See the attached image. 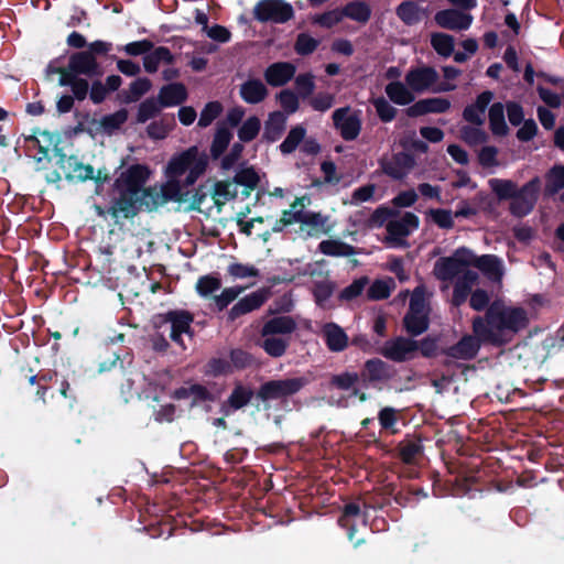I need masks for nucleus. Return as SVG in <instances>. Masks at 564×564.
<instances>
[{
    "mask_svg": "<svg viewBox=\"0 0 564 564\" xmlns=\"http://www.w3.org/2000/svg\"><path fill=\"white\" fill-rule=\"evenodd\" d=\"M151 171L144 164H132L122 171L112 184V196L107 213L115 220L133 219L143 209L153 212L169 202H187L189 191H183L178 178H170L158 191L145 187Z\"/></svg>",
    "mask_w": 564,
    "mask_h": 564,
    "instance_id": "nucleus-1",
    "label": "nucleus"
},
{
    "mask_svg": "<svg viewBox=\"0 0 564 564\" xmlns=\"http://www.w3.org/2000/svg\"><path fill=\"white\" fill-rule=\"evenodd\" d=\"M527 312L522 307L506 306L495 301L486 310L485 316L473 319V332L484 344L501 347L528 326Z\"/></svg>",
    "mask_w": 564,
    "mask_h": 564,
    "instance_id": "nucleus-2",
    "label": "nucleus"
},
{
    "mask_svg": "<svg viewBox=\"0 0 564 564\" xmlns=\"http://www.w3.org/2000/svg\"><path fill=\"white\" fill-rule=\"evenodd\" d=\"M387 505L388 494L384 488L367 494L362 505L358 500L344 505L338 518V524L347 531V538L355 547L364 542V539L355 538L358 524L365 527L369 524L372 532H384L388 530Z\"/></svg>",
    "mask_w": 564,
    "mask_h": 564,
    "instance_id": "nucleus-3",
    "label": "nucleus"
},
{
    "mask_svg": "<svg viewBox=\"0 0 564 564\" xmlns=\"http://www.w3.org/2000/svg\"><path fill=\"white\" fill-rule=\"evenodd\" d=\"M488 184L499 202L510 200L508 210L513 217L523 218L534 210L542 182L539 176H534L521 187L506 178H490Z\"/></svg>",
    "mask_w": 564,
    "mask_h": 564,
    "instance_id": "nucleus-4",
    "label": "nucleus"
},
{
    "mask_svg": "<svg viewBox=\"0 0 564 564\" xmlns=\"http://www.w3.org/2000/svg\"><path fill=\"white\" fill-rule=\"evenodd\" d=\"M423 456L424 447L421 438L408 434L393 451L390 448V475H395L398 479L419 477Z\"/></svg>",
    "mask_w": 564,
    "mask_h": 564,
    "instance_id": "nucleus-5",
    "label": "nucleus"
},
{
    "mask_svg": "<svg viewBox=\"0 0 564 564\" xmlns=\"http://www.w3.org/2000/svg\"><path fill=\"white\" fill-rule=\"evenodd\" d=\"M112 43L96 40L88 44L87 50L74 52L68 58L69 74L86 76L88 78H99L105 70L98 62L99 56H107L112 51Z\"/></svg>",
    "mask_w": 564,
    "mask_h": 564,
    "instance_id": "nucleus-6",
    "label": "nucleus"
},
{
    "mask_svg": "<svg viewBox=\"0 0 564 564\" xmlns=\"http://www.w3.org/2000/svg\"><path fill=\"white\" fill-rule=\"evenodd\" d=\"M208 165V158L200 153L196 145L171 158L166 165V175L170 178H178L187 172L184 185H193L197 178L205 173Z\"/></svg>",
    "mask_w": 564,
    "mask_h": 564,
    "instance_id": "nucleus-7",
    "label": "nucleus"
},
{
    "mask_svg": "<svg viewBox=\"0 0 564 564\" xmlns=\"http://www.w3.org/2000/svg\"><path fill=\"white\" fill-rule=\"evenodd\" d=\"M307 383L308 380L305 377L268 380L259 386L256 399L262 402L267 410L270 408L271 401L284 402L297 394Z\"/></svg>",
    "mask_w": 564,
    "mask_h": 564,
    "instance_id": "nucleus-8",
    "label": "nucleus"
},
{
    "mask_svg": "<svg viewBox=\"0 0 564 564\" xmlns=\"http://www.w3.org/2000/svg\"><path fill=\"white\" fill-rule=\"evenodd\" d=\"M307 383L308 380L305 377L268 380L259 386L256 399L262 402L267 410L270 408L271 401L284 402L297 394Z\"/></svg>",
    "mask_w": 564,
    "mask_h": 564,
    "instance_id": "nucleus-9",
    "label": "nucleus"
},
{
    "mask_svg": "<svg viewBox=\"0 0 564 564\" xmlns=\"http://www.w3.org/2000/svg\"><path fill=\"white\" fill-rule=\"evenodd\" d=\"M194 315L186 310H170L163 314L155 316L154 326L161 328L164 325L170 324V338L178 346L185 348L182 335L186 334L193 337L194 330L192 329V323Z\"/></svg>",
    "mask_w": 564,
    "mask_h": 564,
    "instance_id": "nucleus-10",
    "label": "nucleus"
},
{
    "mask_svg": "<svg viewBox=\"0 0 564 564\" xmlns=\"http://www.w3.org/2000/svg\"><path fill=\"white\" fill-rule=\"evenodd\" d=\"M253 19L261 23L283 24L293 19V7L284 0H259L252 10Z\"/></svg>",
    "mask_w": 564,
    "mask_h": 564,
    "instance_id": "nucleus-11",
    "label": "nucleus"
},
{
    "mask_svg": "<svg viewBox=\"0 0 564 564\" xmlns=\"http://www.w3.org/2000/svg\"><path fill=\"white\" fill-rule=\"evenodd\" d=\"M471 262L473 252L466 247H460L453 256L442 257L435 262L434 274L441 281H452Z\"/></svg>",
    "mask_w": 564,
    "mask_h": 564,
    "instance_id": "nucleus-12",
    "label": "nucleus"
},
{
    "mask_svg": "<svg viewBox=\"0 0 564 564\" xmlns=\"http://www.w3.org/2000/svg\"><path fill=\"white\" fill-rule=\"evenodd\" d=\"M430 319L425 312V301L423 296L413 294L410 299L409 310L403 317V326L406 333L412 336H419L427 330Z\"/></svg>",
    "mask_w": 564,
    "mask_h": 564,
    "instance_id": "nucleus-13",
    "label": "nucleus"
},
{
    "mask_svg": "<svg viewBox=\"0 0 564 564\" xmlns=\"http://www.w3.org/2000/svg\"><path fill=\"white\" fill-rule=\"evenodd\" d=\"M334 127L346 141L357 139L361 130V121L356 113H350L349 107L338 108L333 112Z\"/></svg>",
    "mask_w": 564,
    "mask_h": 564,
    "instance_id": "nucleus-14",
    "label": "nucleus"
},
{
    "mask_svg": "<svg viewBox=\"0 0 564 564\" xmlns=\"http://www.w3.org/2000/svg\"><path fill=\"white\" fill-rule=\"evenodd\" d=\"M397 212L390 208V246L397 245L400 238L409 236L420 225L419 217L406 212L400 218H395Z\"/></svg>",
    "mask_w": 564,
    "mask_h": 564,
    "instance_id": "nucleus-15",
    "label": "nucleus"
},
{
    "mask_svg": "<svg viewBox=\"0 0 564 564\" xmlns=\"http://www.w3.org/2000/svg\"><path fill=\"white\" fill-rule=\"evenodd\" d=\"M269 289H259L240 299L228 312V319L234 322L242 315L260 308L269 299Z\"/></svg>",
    "mask_w": 564,
    "mask_h": 564,
    "instance_id": "nucleus-16",
    "label": "nucleus"
},
{
    "mask_svg": "<svg viewBox=\"0 0 564 564\" xmlns=\"http://www.w3.org/2000/svg\"><path fill=\"white\" fill-rule=\"evenodd\" d=\"M253 398H256V392L252 387L236 382L229 397L221 404V411L225 415H229L247 406Z\"/></svg>",
    "mask_w": 564,
    "mask_h": 564,
    "instance_id": "nucleus-17",
    "label": "nucleus"
},
{
    "mask_svg": "<svg viewBox=\"0 0 564 564\" xmlns=\"http://www.w3.org/2000/svg\"><path fill=\"white\" fill-rule=\"evenodd\" d=\"M434 20L443 29L464 31L471 25L473 17L456 9H445L436 12Z\"/></svg>",
    "mask_w": 564,
    "mask_h": 564,
    "instance_id": "nucleus-18",
    "label": "nucleus"
},
{
    "mask_svg": "<svg viewBox=\"0 0 564 564\" xmlns=\"http://www.w3.org/2000/svg\"><path fill=\"white\" fill-rule=\"evenodd\" d=\"M481 344L482 339L478 335H465L455 345L444 349L443 354L455 359L469 360L477 355Z\"/></svg>",
    "mask_w": 564,
    "mask_h": 564,
    "instance_id": "nucleus-19",
    "label": "nucleus"
},
{
    "mask_svg": "<svg viewBox=\"0 0 564 564\" xmlns=\"http://www.w3.org/2000/svg\"><path fill=\"white\" fill-rule=\"evenodd\" d=\"M451 108V101L443 97L420 99L405 109L408 117L416 118L427 113H444Z\"/></svg>",
    "mask_w": 564,
    "mask_h": 564,
    "instance_id": "nucleus-20",
    "label": "nucleus"
},
{
    "mask_svg": "<svg viewBox=\"0 0 564 564\" xmlns=\"http://www.w3.org/2000/svg\"><path fill=\"white\" fill-rule=\"evenodd\" d=\"M296 67L292 63L275 62L264 69L263 77L271 87H282L294 77Z\"/></svg>",
    "mask_w": 564,
    "mask_h": 564,
    "instance_id": "nucleus-21",
    "label": "nucleus"
},
{
    "mask_svg": "<svg viewBox=\"0 0 564 564\" xmlns=\"http://www.w3.org/2000/svg\"><path fill=\"white\" fill-rule=\"evenodd\" d=\"M492 99V91L485 90L480 93L475 102L466 106L463 110L464 120L474 126H482L485 123V112Z\"/></svg>",
    "mask_w": 564,
    "mask_h": 564,
    "instance_id": "nucleus-22",
    "label": "nucleus"
},
{
    "mask_svg": "<svg viewBox=\"0 0 564 564\" xmlns=\"http://www.w3.org/2000/svg\"><path fill=\"white\" fill-rule=\"evenodd\" d=\"M438 79V74L433 67H419L410 70L405 76L406 85L416 93L427 90Z\"/></svg>",
    "mask_w": 564,
    "mask_h": 564,
    "instance_id": "nucleus-23",
    "label": "nucleus"
},
{
    "mask_svg": "<svg viewBox=\"0 0 564 564\" xmlns=\"http://www.w3.org/2000/svg\"><path fill=\"white\" fill-rule=\"evenodd\" d=\"M297 325L295 319L290 315L274 316L265 321L260 329L261 336H280L285 337L295 332Z\"/></svg>",
    "mask_w": 564,
    "mask_h": 564,
    "instance_id": "nucleus-24",
    "label": "nucleus"
},
{
    "mask_svg": "<svg viewBox=\"0 0 564 564\" xmlns=\"http://www.w3.org/2000/svg\"><path fill=\"white\" fill-rule=\"evenodd\" d=\"M322 336L327 348L333 352L344 351L349 345V338L344 328L333 322L322 327Z\"/></svg>",
    "mask_w": 564,
    "mask_h": 564,
    "instance_id": "nucleus-25",
    "label": "nucleus"
},
{
    "mask_svg": "<svg viewBox=\"0 0 564 564\" xmlns=\"http://www.w3.org/2000/svg\"><path fill=\"white\" fill-rule=\"evenodd\" d=\"M231 180L236 187H242V199L248 198L260 183V176L254 166L247 165L246 163L239 166Z\"/></svg>",
    "mask_w": 564,
    "mask_h": 564,
    "instance_id": "nucleus-26",
    "label": "nucleus"
},
{
    "mask_svg": "<svg viewBox=\"0 0 564 564\" xmlns=\"http://www.w3.org/2000/svg\"><path fill=\"white\" fill-rule=\"evenodd\" d=\"M417 357V340L397 337L390 340V360L402 362Z\"/></svg>",
    "mask_w": 564,
    "mask_h": 564,
    "instance_id": "nucleus-27",
    "label": "nucleus"
},
{
    "mask_svg": "<svg viewBox=\"0 0 564 564\" xmlns=\"http://www.w3.org/2000/svg\"><path fill=\"white\" fill-rule=\"evenodd\" d=\"M187 97L188 93L183 83H171L161 87L156 98L159 104L166 108L182 105Z\"/></svg>",
    "mask_w": 564,
    "mask_h": 564,
    "instance_id": "nucleus-28",
    "label": "nucleus"
},
{
    "mask_svg": "<svg viewBox=\"0 0 564 564\" xmlns=\"http://www.w3.org/2000/svg\"><path fill=\"white\" fill-rule=\"evenodd\" d=\"M477 280V272L471 270H466L460 276H458L452 295V304L454 306L459 307L467 301L468 295L471 294L473 285Z\"/></svg>",
    "mask_w": 564,
    "mask_h": 564,
    "instance_id": "nucleus-29",
    "label": "nucleus"
},
{
    "mask_svg": "<svg viewBox=\"0 0 564 564\" xmlns=\"http://www.w3.org/2000/svg\"><path fill=\"white\" fill-rule=\"evenodd\" d=\"M359 377L366 384L377 387L388 379V367L379 358L369 359L366 361Z\"/></svg>",
    "mask_w": 564,
    "mask_h": 564,
    "instance_id": "nucleus-30",
    "label": "nucleus"
},
{
    "mask_svg": "<svg viewBox=\"0 0 564 564\" xmlns=\"http://www.w3.org/2000/svg\"><path fill=\"white\" fill-rule=\"evenodd\" d=\"M144 70L149 74L156 73L160 64L172 65L175 57L166 46H153V48L142 57Z\"/></svg>",
    "mask_w": 564,
    "mask_h": 564,
    "instance_id": "nucleus-31",
    "label": "nucleus"
},
{
    "mask_svg": "<svg viewBox=\"0 0 564 564\" xmlns=\"http://www.w3.org/2000/svg\"><path fill=\"white\" fill-rule=\"evenodd\" d=\"M241 99L250 105L262 102L269 95L267 86L258 78H250L240 85Z\"/></svg>",
    "mask_w": 564,
    "mask_h": 564,
    "instance_id": "nucleus-32",
    "label": "nucleus"
},
{
    "mask_svg": "<svg viewBox=\"0 0 564 564\" xmlns=\"http://www.w3.org/2000/svg\"><path fill=\"white\" fill-rule=\"evenodd\" d=\"M152 87V83L147 77H138L130 83L128 89L118 93L117 99L120 104L129 105L138 101L144 96Z\"/></svg>",
    "mask_w": 564,
    "mask_h": 564,
    "instance_id": "nucleus-33",
    "label": "nucleus"
},
{
    "mask_svg": "<svg viewBox=\"0 0 564 564\" xmlns=\"http://www.w3.org/2000/svg\"><path fill=\"white\" fill-rule=\"evenodd\" d=\"M328 217L316 212H304L301 224V230L306 231L307 236L316 237L327 234L329 228L326 227Z\"/></svg>",
    "mask_w": 564,
    "mask_h": 564,
    "instance_id": "nucleus-34",
    "label": "nucleus"
},
{
    "mask_svg": "<svg viewBox=\"0 0 564 564\" xmlns=\"http://www.w3.org/2000/svg\"><path fill=\"white\" fill-rule=\"evenodd\" d=\"M212 197L218 210H221L224 205L237 198L238 189L232 180L216 181L213 185Z\"/></svg>",
    "mask_w": 564,
    "mask_h": 564,
    "instance_id": "nucleus-35",
    "label": "nucleus"
},
{
    "mask_svg": "<svg viewBox=\"0 0 564 564\" xmlns=\"http://www.w3.org/2000/svg\"><path fill=\"white\" fill-rule=\"evenodd\" d=\"M359 373L357 372H341L338 375L332 376L329 380V387L336 388L338 390H352L354 395H358L360 401H366V393L360 392L356 384L359 382Z\"/></svg>",
    "mask_w": 564,
    "mask_h": 564,
    "instance_id": "nucleus-36",
    "label": "nucleus"
},
{
    "mask_svg": "<svg viewBox=\"0 0 564 564\" xmlns=\"http://www.w3.org/2000/svg\"><path fill=\"white\" fill-rule=\"evenodd\" d=\"M58 85L62 87H69L72 96L77 101H84L89 94V82L80 75L64 74L63 78L58 79Z\"/></svg>",
    "mask_w": 564,
    "mask_h": 564,
    "instance_id": "nucleus-37",
    "label": "nucleus"
},
{
    "mask_svg": "<svg viewBox=\"0 0 564 564\" xmlns=\"http://www.w3.org/2000/svg\"><path fill=\"white\" fill-rule=\"evenodd\" d=\"M394 491L395 485L390 480V497H393L394 501L401 507H413L421 497L427 496L422 488L413 486L403 487L399 491Z\"/></svg>",
    "mask_w": 564,
    "mask_h": 564,
    "instance_id": "nucleus-38",
    "label": "nucleus"
},
{
    "mask_svg": "<svg viewBox=\"0 0 564 564\" xmlns=\"http://www.w3.org/2000/svg\"><path fill=\"white\" fill-rule=\"evenodd\" d=\"M286 126V116L282 111H273L265 121L263 138L268 142L278 141L283 134Z\"/></svg>",
    "mask_w": 564,
    "mask_h": 564,
    "instance_id": "nucleus-39",
    "label": "nucleus"
},
{
    "mask_svg": "<svg viewBox=\"0 0 564 564\" xmlns=\"http://www.w3.org/2000/svg\"><path fill=\"white\" fill-rule=\"evenodd\" d=\"M261 338L262 340L259 343V346L272 358L282 357L290 346V338L286 337L269 335L261 336Z\"/></svg>",
    "mask_w": 564,
    "mask_h": 564,
    "instance_id": "nucleus-40",
    "label": "nucleus"
},
{
    "mask_svg": "<svg viewBox=\"0 0 564 564\" xmlns=\"http://www.w3.org/2000/svg\"><path fill=\"white\" fill-rule=\"evenodd\" d=\"M564 188V165L555 164L545 173L544 196L552 197Z\"/></svg>",
    "mask_w": 564,
    "mask_h": 564,
    "instance_id": "nucleus-41",
    "label": "nucleus"
},
{
    "mask_svg": "<svg viewBox=\"0 0 564 564\" xmlns=\"http://www.w3.org/2000/svg\"><path fill=\"white\" fill-rule=\"evenodd\" d=\"M344 18H348L361 24H366L371 17V8L364 1H351L341 8Z\"/></svg>",
    "mask_w": 564,
    "mask_h": 564,
    "instance_id": "nucleus-42",
    "label": "nucleus"
},
{
    "mask_svg": "<svg viewBox=\"0 0 564 564\" xmlns=\"http://www.w3.org/2000/svg\"><path fill=\"white\" fill-rule=\"evenodd\" d=\"M489 128L494 135L503 137L509 132L505 119V107L501 102H495L489 108Z\"/></svg>",
    "mask_w": 564,
    "mask_h": 564,
    "instance_id": "nucleus-43",
    "label": "nucleus"
},
{
    "mask_svg": "<svg viewBox=\"0 0 564 564\" xmlns=\"http://www.w3.org/2000/svg\"><path fill=\"white\" fill-rule=\"evenodd\" d=\"M232 139V133L229 128L225 126H218L216 132L214 134L212 145H210V158L213 160H218L223 158L225 151L230 144Z\"/></svg>",
    "mask_w": 564,
    "mask_h": 564,
    "instance_id": "nucleus-44",
    "label": "nucleus"
},
{
    "mask_svg": "<svg viewBox=\"0 0 564 564\" xmlns=\"http://www.w3.org/2000/svg\"><path fill=\"white\" fill-rule=\"evenodd\" d=\"M69 172L66 173L65 177L68 181L85 182L94 178V166L90 164H84L77 160L75 155H70L67 160Z\"/></svg>",
    "mask_w": 564,
    "mask_h": 564,
    "instance_id": "nucleus-45",
    "label": "nucleus"
},
{
    "mask_svg": "<svg viewBox=\"0 0 564 564\" xmlns=\"http://www.w3.org/2000/svg\"><path fill=\"white\" fill-rule=\"evenodd\" d=\"M470 265L476 267L481 272L490 276L500 278L502 274L501 260L494 254H482L480 257H476L473 253V262Z\"/></svg>",
    "mask_w": 564,
    "mask_h": 564,
    "instance_id": "nucleus-46",
    "label": "nucleus"
},
{
    "mask_svg": "<svg viewBox=\"0 0 564 564\" xmlns=\"http://www.w3.org/2000/svg\"><path fill=\"white\" fill-rule=\"evenodd\" d=\"M425 14V11L419 7L417 3L413 1H403L397 8V15L403 21L406 25H414L419 23Z\"/></svg>",
    "mask_w": 564,
    "mask_h": 564,
    "instance_id": "nucleus-47",
    "label": "nucleus"
},
{
    "mask_svg": "<svg viewBox=\"0 0 564 564\" xmlns=\"http://www.w3.org/2000/svg\"><path fill=\"white\" fill-rule=\"evenodd\" d=\"M318 249L322 253L332 257H349L357 253L356 248L351 245L339 240H323Z\"/></svg>",
    "mask_w": 564,
    "mask_h": 564,
    "instance_id": "nucleus-48",
    "label": "nucleus"
},
{
    "mask_svg": "<svg viewBox=\"0 0 564 564\" xmlns=\"http://www.w3.org/2000/svg\"><path fill=\"white\" fill-rule=\"evenodd\" d=\"M128 116V110L126 108H121L113 113L102 116L99 120V126L106 134L111 135L126 123Z\"/></svg>",
    "mask_w": 564,
    "mask_h": 564,
    "instance_id": "nucleus-49",
    "label": "nucleus"
},
{
    "mask_svg": "<svg viewBox=\"0 0 564 564\" xmlns=\"http://www.w3.org/2000/svg\"><path fill=\"white\" fill-rule=\"evenodd\" d=\"M163 107L159 104L158 98H147L138 106L135 123H145L150 119H154L161 113Z\"/></svg>",
    "mask_w": 564,
    "mask_h": 564,
    "instance_id": "nucleus-50",
    "label": "nucleus"
},
{
    "mask_svg": "<svg viewBox=\"0 0 564 564\" xmlns=\"http://www.w3.org/2000/svg\"><path fill=\"white\" fill-rule=\"evenodd\" d=\"M204 373L213 378L228 376L232 373V366L227 358L212 357L204 366Z\"/></svg>",
    "mask_w": 564,
    "mask_h": 564,
    "instance_id": "nucleus-51",
    "label": "nucleus"
},
{
    "mask_svg": "<svg viewBox=\"0 0 564 564\" xmlns=\"http://www.w3.org/2000/svg\"><path fill=\"white\" fill-rule=\"evenodd\" d=\"M306 134V129L297 124L289 131L286 138L283 140V142L280 144V151L282 154H291L293 153L296 148L302 143Z\"/></svg>",
    "mask_w": 564,
    "mask_h": 564,
    "instance_id": "nucleus-52",
    "label": "nucleus"
},
{
    "mask_svg": "<svg viewBox=\"0 0 564 564\" xmlns=\"http://www.w3.org/2000/svg\"><path fill=\"white\" fill-rule=\"evenodd\" d=\"M431 45L438 55L449 57L454 53L455 41L449 34L434 33L431 36Z\"/></svg>",
    "mask_w": 564,
    "mask_h": 564,
    "instance_id": "nucleus-53",
    "label": "nucleus"
},
{
    "mask_svg": "<svg viewBox=\"0 0 564 564\" xmlns=\"http://www.w3.org/2000/svg\"><path fill=\"white\" fill-rule=\"evenodd\" d=\"M245 286L236 285L231 288H226L221 291L219 295H214V306L216 312H223L228 307L230 303H232L243 291Z\"/></svg>",
    "mask_w": 564,
    "mask_h": 564,
    "instance_id": "nucleus-54",
    "label": "nucleus"
},
{
    "mask_svg": "<svg viewBox=\"0 0 564 564\" xmlns=\"http://www.w3.org/2000/svg\"><path fill=\"white\" fill-rule=\"evenodd\" d=\"M350 344L365 352H380L384 358H388V341L381 346H377L378 341H371L367 335L359 334L351 338Z\"/></svg>",
    "mask_w": 564,
    "mask_h": 564,
    "instance_id": "nucleus-55",
    "label": "nucleus"
},
{
    "mask_svg": "<svg viewBox=\"0 0 564 564\" xmlns=\"http://www.w3.org/2000/svg\"><path fill=\"white\" fill-rule=\"evenodd\" d=\"M369 283V279L367 276H361L359 279L354 280L348 286L344 288L338 294L339 302H350L359 297L367 284Z\"/></svg>",
    "mask_w": 564,
    "mask_h": 564,
    "instance_id": "nucleus-56",
    "label": "nucleus"
},
{
    "mask_svg": "<svg viewBox=\"0 0 564 564\" xmlns=\"http://www.w3.org/2000/svg\"><path fill=\"white\" fill-rule=\"evenodd\" d=\"M414 94L402 83H390V101L397 105H410L414 100Z\"/></svg>",
    "mask_w": 564,
    "mask_h": 564,
    "instance_id": "nucleus-57",
    "label": "nucleus"
},
{
    "mask_svg": "<svg viewBox=\"0 0 564 564\" xmlns=\"http://www.w3.org/2000/svg\"><path fill=\"white\" fill-rule=\"evenodd\" d=\"M319 45V41L307 33H299L294 43V51L301 56L313 54Z\"/></svg>",
    "mask_w": 564,
    "mask_h": 564,
    "instance_id": "nucleus-58",
    "label": "nucleus"
},
{
    "mask_svg": "<svg viewBox=\"0 0 564 564\" xmlns=\"http://www.w3.org/2000/svg\"><path fill=\"white\" fill-rule=\"evenodd\" d=\"M261 128L260 119L257 116L249 117L239 128L238 138L241 142H250L257 138Z\"/></svg>",
    "mask_w": 564,
    "mask_h": 564,
    "instance_id": "nucleus-59",
    "label": "nucleus"
},
{
    "mask_svg": "<svg viewBox=\"0 0 564 564\" xmlns=\"http://www.w3.org/2000/svg\"><path fill=\"white\" fill-rule=\"evenodd\" d=\"M220 288L221 280L212 274L203 275L196 282V291L203 297H208Z\"/></svg>",
    "mask_w": 564,
    "mask_h": 564,
    "instance_id": "nucleus-60",
    "label": "nucleus"
},
{
    "mask_svg": "<svg viewBox=\"0 0 564 564\" xmlns=\"http://www.w3.org/2000/svg\"><path fill=\"white\" fill-rule=\"evenodd\" d=\"M223 112V105L219 101H209L200 111L197 126L206 128L213 123Z\"/></svg>",
    "mask_w": 564,
    "mask_h": 564,
    "instance_id": "nucleus-61",
    "label": "nucleus"
},
{
    "mask_svg": "<svg viewBox=\"0 0 564 564\" xmlns=\"http://www.w3.org/2000/svg\"><path fill=\"white\" fill-rule=\"evenodd\" d=\"M229 358V362L232 366V372L235 370H243L249 368L253 364V356L241 348L230 349Z\"/></svg>",
    "mask_w": 564,
    "mask_h": 564,
    "instance_id": "nucleus-62",
    "label": "nucleus"
},
{
    "mask_svg": "<svg viewBox=\"0 0 564 564\" xmlns=\"http://www.w3.org/2000/svg\"><path fill=\"white\" fill-rule=\"evenodd\" d=\"M276 99L285 116L297 111L300 102L296 94L291 89H283L276 95Z\"/></svg>",
    "mask_w": 564,
    "mask_h": 564,
    "instance_id": "nucleus-63",
    "label": "nucleus"
},
{
    "mask_svg": "<svg viewBox=\"0 0 564 564\" xmlns=\"http://www.w3.org/2000/svg\"><path fill=\"white\" fill-rule=\"evenodd\" d=\"M460 137L469 145L485 143L488 139L487 133L482 129L478 128V126H464L460 129Z\"/></svg>",
    "mask_w": 564,
    "mask_h": 564,
    "instance_id": "nucleus-64",
    "label": "nucleus"
}]
</instances>
